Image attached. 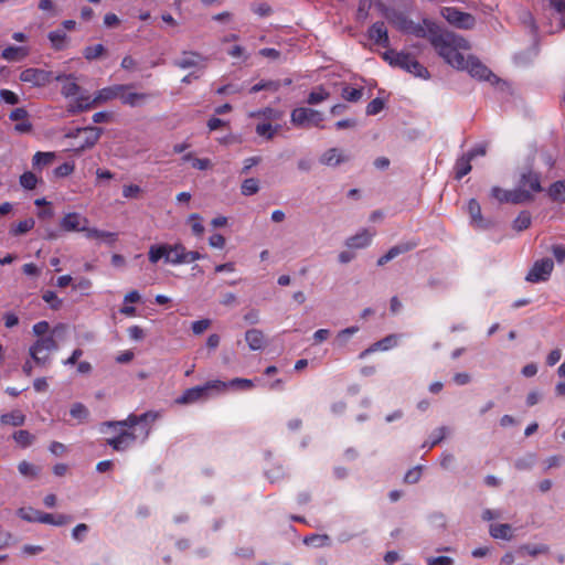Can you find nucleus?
Segmentation results:
<instances>
[{
    "mask_svg": "<svg viewBox=\"0 0 565 565\" xmlns=\"http://www.w3.org/2000/svg\"><path fill=\"white\" fill-rule=\"evenodd\" d=\"M57 153L53 151H38L32 158L33 171H26L20 177H35V173H42L45 169L52 167L57 160Z\"/></svg>",
    "mask_w": 565,
    "mask_h": 565,
    "instance_id": "4468645a",
    "label": "nucleus"
},
{
    "mask_svg": "<svg viewBox=\"0 0 565 565\" xmlns=\"http://www.w3.org/2000/svg\"><path fill=\"white\" fill-rule=\"evenodd\" d=\"M117 435L106 439V444L116 451L126 450L136 440V435L128 429H114Z\"/></svg>",
    "mask_w": 565,
    "mask_h": 565,
    "instance_id": "f3484780",
    "label": "nucleus"
},
{
    "mask_svg": "<svg viewBox=\"0 0 565 565\" xmlns=\"http://www.w3.org/2000/svg\"><path fill=\"white\" fill-rule=\"evenodd\" d=\"M102 134L103 129L99 127H85L77 128L75 132L68 134L67 137L74 138L76 140V142L73 143V148L75 150H84L95 146Z\"/></svg>",
    "mask_w": 565,
    "mask_h": 565,
    "instance_id": "9d476101",
    "label": "nucleus"
},
{
    "mask_svg": "<svg viewBox=\"0 0 565 565\" xmlns=\"http://www.w3.org/2000/svg\"><path fill=\"white\" fill-rule=\"evenodd\" d=\"M88 532V526L87 524L85 523H79L77 524L73 531H72V537L77 541V542H82L84 540V537L86 536Z\"/></svg>",
    "mask_w": 565,
    "mask_h": 565,
    "instance_id": "bf43d9fd",
    "label": "nucleus"
},
{
    "mask_svg": "<svg viewBox=\"0 0 565 565\" xmlns=\"http://www.w3.org/2000/svg\"><path fill=\"white\" fill-rule=\"evenodd\" d=\"M459 71H467L472 77L480 81H498L497 76L473 55H468L463 60V66Z\"/></svg>",
    "mask_w": 565,
    "mask_h": 565,
    "instance_id": "f8f14e48",
    "label": "nucleus"
},
{
    "mask_svg": "<svg viewBox=\"0 0 565 565\" xmlns=\"http://www.w3.org/2000/svg\"><path fill=\"white\" fill-rule=\"evenodd\" d=\"M532 223L531 214L527 211H522L513 221V230L522 232L530 227Z\"/></svg>",
    "mask_w": 565,
    "mask_h": 565,
    "instance_id": "37998d69",
    "label": "nucleus"
},
{
    "mask_svg": "<svg viewBox=\"0 0 565 565\" xmlns=\"http://www.w3.org/2000/svg\"><path fill=\"white\" fill-rule=\"evenodd\" d=\"M430 44L437 54L456 70L463 66L465 56L461 51L470 49V44L465 38L441 28L438 33H431Z\"/></svg>",
    "mask_w": 565,
    "mask_h": 565,
    "instance_id": "f03ea898",
    "label": "nucleus"
},
{
    "mask_svg": "<svg viewBox=\"0 0 565 565\" xmlns=\"http://www.w3.org/2000/svg\"><path fill=\"white\" fill-rule=\"evenodd\" d=\"M148 258L151 264H157L160 259L172 265L186 264L185 247L181 243L154 244L149 247Z\"/></svg>",
    "mask_w": 565,
    "mask_h": 565,
    "instance_id": "0eeeda50",
    "label": "nucleus"
},
{
    "mask_svg": "<svg viewBox=\"0 0 565 565\" xmlns=\"http://www.w3.org/2000/svg\"><path fill=\"white\" fill-rule=\"evenodd\" d=\"M19 78L31 87H44L53 81L54 75L51 71L29 67L20 73Z\"/></svg>",
    "mask_w": 565,
    "mask_h": 565,
    "instance_id": "9b49d317",
    "label": "nucleus"
},
{
    "mask_svg": "<svg viewBox=\"0 0 565 565\" xmlns=\"http://www.w3.org/2000/svg\"><path fill=\"white\" fill-rule=\"evenodd\" d=\"M129 87V85L121 84L104 87L97 92L94 98H92L89 95H79L70 102L67 105V111L72 115H75L92 108L96 104L108 102L114 98L120 99V93L128 90Z\"/></svg>",
    "mask_w": 565,
    "mask_h": 565,
    "instance_id": "20e7f679",
    "label": "nucleus"
},
{
    "mask_svg": "<svg viewBox=\"0 0 565 565\" xmlns=\"http://www.w3.org/2000/svg\"><path fill=\"white\" fill-rule=\"evenodd\" d=\"M280 88V82L279 81H260L259 83L253 85L249 88L250 94H256L260 90H270V92H277Z\"/></svg>",
    "mask_w": 565,
    "mask_h": 565,
    "instance_id": "a19ab883",
    "label": "nucleus"
},
{
    "mask_svg": "<svg viewBox=\"0 0 565 565\" xmlns=\"http://www.w3.org/2000/svg\"><path fill=\"white\" fill-rule=\"evenodd\" d=\"M12 438L22 448L31 446L34 441V436L29 430L24 429L14 431Z\"/></svg>",
    "mask_w": 565,
    "mask_h": 565,
    "instance_id": "58836bf2",
    "label": "nucleus"
},
{
    "mask_svg": "<svg viewBox=\"0 0 565 565\" xmlns=\"http://www.w3.org/2000/svg\"><path fill=\"white\" fill-rule=\"evenodd\" d=\"M552 254L558 263H563L565 260V246L564 245H553Z\"/></svg>",
    "mask_w": 565,
    "mask_h": 565,
    "instance_id": "774afa93",
    "label": "nucleus"
},
{
    "mask_svg": "<svg viewBox=\"0 0 565 565\" xmlns=\"http://www.w3.org/2000/svg\"><path fill=\"white\" fill-rule=\"evenodd\" d=\"M139 417L138 415L136 414H130L128 415V417L124 420H109V422H104L100 424V428L99 430L102 433H105V428H113V429H117V428H120V429H131L139 424Z\"/></svg>",
    "mask_w": 565,
    "mask_h": 565,
    "instance_id": "a878e982",
    "label": "nucleus"
},
{
    "mask_svg": "<svg viewBox=\"0 0 565 565\" xmlns=\"http://www.w3.org/2000/svg\"><path fill=\"white\" fill-rule=\"evenodd\" d=\"M74 163L73 162H63L55 167L54 177H70L74 172Z\"/></svg>",
    "mask_w": 565,
    "mask_h": 565,
    "instance_id": "5fc2aeb1",
    "label": "nucleus"
},
{
    "mask_svg": "<svg viewBox=\"0 0 565 565\" xmlns=\"http://www.w3.org/2000/svg\"><path fill=\"white\" fill-rule=\"evenodd\" d=\"M0 98L10 105H15L19 103V97L15 93L9 89H1L0 90Z\"/></svg>",
    "mask_w": 565,
    "mask_h": 565,
    "instance_id": "0e129e2a",
    "label": "nucleus"
},
{
    "mask_svg": "<svg viewBox=\"0 0 565 565\" xmlns=\"http://www.w3.org/2000/svg\"><path fill=\"white\" fill-rule=\"evenodd\" d=\"M245 340L249 349L253 351L262 350L265 344L264 333L258 329L247 330L245 333Z\"/></svg>",
    "mask_w": 565,
    "mask_h": 565,
    "instance_id": "bb28decb",
    "label": "nucleus"
},
{
    "mask_svg": "<svg viewBox=\"0 0 565 565\" xmlns=\"http://www.w3.org/2000/svg\"><path fill=\"white\" fill-rule=\"evenodd\" d=\"M417 242H405L391 247L383 256L377 259V265L383 266L401 254L407 253L417 246Z\"/></svg>",
    "mask_w": 565,
    "mask_h": 565,
    "instance_id": "4be33fe9",
    "label": "nucleus"
},
{
    "mask_svg": "<svg viewBox=\"0 0 565 565\" xmlns=\"http://www.w3.org/2000/svg\"><path fill=\"white\" fill-rule=\"evenodd\" d=\"M25 422V416L21 411L14 409L10 413L2 414L0 416V423L2 425L19 427Z\"/></svg>",
    "mask_w": 565,
    "mask_h": 565,
    "instance_id": "2f4dec72",
    "label": "nucleus"
},
{
    "mask_svg": "<svg viewBox=\"0 0 565 565\" xmlns=\"http://www.w3.org/2000/svg\"><path fill=\"white\" fill-rule=\"evenodd\" d=\"M211 326V320L209 319H202V320H198V321H194L192 323V331L194 334H201L203 333L205 330H207Z\"/></svg>",
    "mask_w": 565,
    "mask_h": 565,
    "instance_id": "e2e57ef3",
    "label": "nucleus"
},
{
    "mask_svg": "<svg viewBox=\"0 0 565 565\" xmlns=\"http://www.w3.org/2000/svg\"><path fill=\"white\" fill-rule=\"evenodd\" d=\"M303 544L315 547H324L330 545V536L328 534H310L303 537Z\"/></svg>",
    "mask_w": 565,
    "mask_h": 565,
    "instance_id": "4c0bfd02",
    "label": "nucleus"
},
{
    "mask_svg": "<svg viewBox=\"0 0 565 565\" xmlns=\"http://www.w3.org/2000/svg\"><path fill=\"white\" fill-rule=\"evenodd\" d=\"M487 152L486 145H478L463 153L455 163V177H465L471 171V161L476 157H483Z\"/></svg>",
    "mask_w": 565,
    "mask_h": 565,
    "instance_id": "ddd939ff",
    "label": "nucleus"
},
{
    "mask_svg": "<svg viewBox=\"0 0 565 565\" xmlns=\"http://www.w3.org/2000/svg\"><path fill=\"white\" fill-rule=\"evenodd\" d=\"M468 214L470 216L471 225L476 228H487L488 222L483 218L481 213V206L476 199H471L468 202Z\"/></svg>",
    "mask_w": 565,
    "mask_h": 565,
    "instance_id": "b1692460",
    "label": "nucleus"
},
{
    "mask_svg": "<svg viewBox=\"0 0 565 565\" xmlns=\"http://www.w3.org/2000/svg\"><path fill=\"white\" fill-rule=\"evenodd\" d=\"M420 477H422V467L420 466H416V467L409 469L405 473L404 482L408 483V484H414V483H417L419 481Z\"/></svg>",
    "mask_w": 565,
    "mask_h": 565,
    "instance_id": "6e6d98bb",
    "label": "nucleus"
},
{
    "mask_svg": "<svg viewBox=\"0 0 565 565\" xmlns=\"http://www.w3.org/2000/svg\"><path fill=\"white\" fill-rule=\"evenodd\" d=\"M540 179H521L513 190H504L499 186L491 189V198L499 203L521 204L533 199V194L541 192Z\"/></svg>",
    "mask_w": 565,
    "mask_h": 565,
    "instance_id": "7ed1b4c3",
    "label": "nucleus"
},
{
    "mask_svg": "<svg viewBox=\"0 0 565 565\" xmlns=\"http://www.w3.org/2000/svg\"><path fill=\"white\" fill-rule=\"evenodd\" d=\"M397 345V335L395 334H390L383 339H381L380 341H376L375 343H373L371 347H369L367 349H365L364 351H362L359 355L360 359H364L366 355H369L370 353H373L375 351H387L394 347Z\"/></svg>",
    "mask_w": 565,
    "mask_h": 565,
    "instance_id": "393cba45",
    "label": "nucleus"
},
{
    "mask_svg": "<svg viewBox=\"0 0 565 565\" xmlns=\"http://www.w3.org/2000/svg\"><path fill=\"white\" fill-rule=\"evenodd\" d=\"M43 300L50 305L53 310H57L62 306V300L57 297L54 291L46 290L43 296Z\"/></svg>",
    "mask_w": 565,
    "mask_h": 565,
    "instance_id": "603ef678",
    "label": "nucleus"
},
{
    "mask_svg": "<svg viewBox=\"0 0 565 565\" xmlns=\"http://www.w3.org/2000/svg\"><path fill=\"white\" fill-rule=\"evenodd\" d=\"M204 57L196 52H183L182 56L175 62V65L180 68H190L198 66Z\"/></svg>",
    "mask_w": 565,
    "mask_h": 565,
    "instance_id": "c85d7f7f",
    "label": "nucleus"
},
{
    "mask_svg": "<svg viewBox=\"0 0 565 565\" xmlns=\"http://www.w3.org/2000/svg\"><path fill=\"white\" fill-rule=\"evenodd\" d=\"M191 225L192 232L196 236H201L204 233V226L202 224V217L198 213H192L188 218Z\"/></svg>",
    "mask_w": 565,
    "mask_h": 565,
    "instance_id": "09e8293b",
    "label": "nucleus"
},
{
    "mask_svg": "<svg viewBox=\"0 0 565 565\" xmlns=\"http://www.w3.org/2000/svg\"><path fill=\"white\" fill-rule=\"evenodd\" d=\"M241 189L244 195L255 194L259 189L258 179H244Z\"/></svg>",
    "mask_w": 565,
    "mask_h": 565,
    "instance_id": "8fccbe9b",
    "label": "nucleus"
},
{
    "mask_svg": "<svg viewBox=\"0 0 565 565\" xmlns=\"http://www.w3.org/2000/svg\"><path fill=\"white\" fill-rule=\"evenodd\" d=\"M417 242H405L391 247L383 256L377 259V265L383 266L401 254L407 253L417 246Z\"/></svg>",
    "mask_w": 565,
    "mask_h": 565,
    "instance_id": "5701e85b",
    "label": "nucleus"
},
{
    "mask_svg": "<svg viewBox=\"0 0 565 565\" xmlns=\"http://www.w3.org/2000/svg\"><path fill=\"white\" fill-rule=\"evenodd\" d=\"M367 36L375 44L387 49L390 46V38L386 25L383 21L373 23L367 30Z\"/></svg>",
    "mask_w": 565,
    "mask_h": 565,
    "instance_id": "aec40b11",
    "label": "nucleus"
},
{
    "mask_svg": "<svg viewBox=\"0 0 565 565\" xmlns=\"http://www.w3.org/2000/svg\"><path fill=\"white\" fill-rule=\"evenodd\" d=\"M384 108V103L380 98L372 99L366 106L367 115H376Z\"/></svg>",
    "mask_w": 565,
    "mask_h": 565,
    "instance_id": "052dcab7",
    "label": "nucleus"
},
{
    "mask_svg": "<svg viewBox=\"0 0 565 565\" xmlns=\"http://www.w3.org/2000/svg\"><path fill=\"white\" fill-rule=\"evenodd\" d=\"M548 196L555 202H565V179H558L548 188Z\"/></svg>",
    "mask_w": 565,
    "mask_h": 565,
    "instance_id": "72a5a7b5",
    "label": "nucleus"
},
{
    "mask_svg": "<svg viewBox=\"0 0 565 565\" xmlns=\"http://www.w3.org/2000/svg\"><path fill=\"white\" fill-rule=\"evenodd\" d=\"M382 58L391 66L402 68L416 77L424 79L429 78L428 70L409 53L397 52L390 49L382 54Z\"/></svg>",
    "mask_w": 565,
    "mask_h": 565,
    "instance_id": "423d86ee",
    "label": "nucleus"
},
{
    "mask_svg": "<svg viewBox=\"0 0 565 565\" xmlns=\"http://www.w3.org/2000/svg\"><path fill=\"white\" fill-rule=\"evenodd\" d=\"M227 391V384L221 380H211L203 385L186 388L177 399L179 405L193 404L200 401H205L213 395H217Z\"/></svg>",
    "mask_w": 565,
    "mask_h": 565,
    "instance_id": "39448f33",
    "label": "nucleus"
},
{
    "mask_svg": "<svg viewBox=\"0 0 565 565\" xmlns=\"http://www.w3.org/2000/svg\"><path fill=\"white\" fill-rule=\"evenodd\" d=\"M553 268L554 264L550 258L536 260L529 270L525 279L530 282L545 281L550 278Z\"/></svg>",
    "mask_w": 565,
    "mask_h": 565,
    "instance_id": "2eb2a0df",
    "label": "nucleus"
},
{
    "mask_svg": "<svg viewBox=\"0 0 565 565\" xmlns=\"http://www.w3.org/2000/svg\"><path fill=\"white\" fill-rule=\"evenodd\" d=\"M53 79L63 83L61 93L66 98L76 96L81 90V87L76 83V78L73 74H58L54 76Z\"/></svg>",
    "mask_w": 565,
    "mask_h": 565,
    "instance_id": "412c9836",
    "label": "nucleus"
},
{
    "mask_svg": "<svg viewBox=\"0 0 565 565\" xmlns=\"http://www.w3.org/2000/svg\"><path fill=\"white\" fill-rule=\"evenodd\" d=\"M28 54H29V50L26 47L8 46L2 51L1 56H2V58L12 62V61H20V60L24 58L25 56H28Z\"/></svg>",
    "mask_w": 565,
    "mask_h": 565,
    "instance_id": "473e14b6",
    "label": "nucleus"
},
{
    "mask_svg": "<svg viewBox=\"0 0 565 565\" xmlns=\"http://www.w3.org/2000/svg\"><path fill=\"white\" fill-rule=\"evenodd\" d=\"M225 384H227V388L236 386V387L244 388V390L250 388L254 385L252 380L239 379V377H236V379H233V380H231L228 382H225Z\"/></svg>",
    "mask_w": 565,
    "mask_h": 565,
    "instance_id": "13d9d810",
    "label": "nucleus"
},
{
    "mask_svg": "<svg viewBox=\"0 0 565 565\" xmlns=\"http://www.w3.org/2000/svg\"><path fill=\"white\" fill-rule=\"evenodd\" d=\"M440 14L449 24L458 29L471 30L476 25V18L472 14L455 7L441 8Z\"/></svg>",
    "mask_w": 565,
    "mask_h": 565,
    "instance_id": "1a4fd4ad",
    "label": "nucleus"
},
{
    "mask_svg": "<svg viewBox=\"0 0 565 565\" xmlns=\"http://www.w3.org/2000/svg\"><path fill=\"white\" fill-rule=\"evenodd\" d=\"M358 331L359 327L355 326L345 328L338 333L337 339L340 342V344H345L349 338L356 333Z\"/></svg>",
    "mask_w": 565,
    "mask_h": 565,
    "instance_id": "680f3d73",
    "label": "nucleus"
},
{
    "mask_svg": "<svg viewBox=\"0 0 565 565\" xmlns=\"http://www.w3.org/2000/svg\"><path fill=\"white\" fill-rule=\"evenodd\" d=\"M70 413H71L72 417L79 419V420L86 419L89 415L87 407L82 403H75L71 407Z\"/></svg>",
    "mask_w": 565,
    "mask_h": 565,
    "instance_id": "3c124183",
    "label": "nucleus"
},
{
    "mask_svg": "<svg viewBox=\"0 0 565 565\" xmlns=\"http://www.w3.org/2000/svg\"><path fill=\"white\" fill-rule=\"evenodd\" d=\"M87 238L104 239L107 244L113 245L117 241V234L114 232L100 231L95 227L83 228Z\"/></svg>",
    "mask_w": 565,
    "mask_h": 565,
    "instance_id": "c756f323",
    "label": "nucleus"
},
{
    "mask_svg": "<svg viewBox=\"0 0 565 565\" xmlns=\"http://www.w3.org/2000/svg\"><path fill=\"white\" fill-rule=\"evenodd\" d=\"M373 235L374 233H371L367 230H363L356 235L348 238L347 246L350 248L366 247L371 243Z\"/></svg>",
    "mask_w": 565,
    "mask_h": 565,
    "instance_id": "cd10ccee",
    "label": "nucleus"
},
{
    "mask_svg": "<svg viewBox=\"0 0 565 565\" xmlns=\"http://www.w3.org/2000/svg\"><path fill=\"white\" fill-rule=\"evenodd\" d=\"M550 7L561 14L562 25L565 28V0H548Z\"/></svg>",
    "mask_w": 565,
    "mask_h": 565,
    "instance_id": "4d7b16f0",
    "label": "nucleus"
},
{
    "mask_svg": "<svg viewBox=\"0 0 565 565\" xmlns=\"http://www.w3.org/2000/svg\"><path fill=\"white\" fill-rule=\"evenodd\" d=\"M341 95L345 100L355 103L362 98L363 88L345 86V87H343Z\"/></svg>",
    "mask_w": 565,
    "mask_h": 565,
    "instance_id": "de8ad7c7",
    "label": "nucleus"
},
{
    "mask_svg": "<svg viewBox=\"0 0 565 565\" xmlns=\"http://www.w3.org/2000/svg\"><path fill=\"white\" fill-rule=\"evenodd\" d=\"M342 161L341 153L337 148L327 150L322 157L321 162L327 166H335Z\"/></svg>",
    "mask_w": 565,
    "mask_h": 565,
    "instance_id": "a18cd8bd",
    "label": "nucleus"
},
{
    "mask_svg": "<svg viewBox=\"0 0 565 565\" xmlns=\"http://www.w3.org/2000/svg\"><path fill=\"white\" fill-rule=\"evenodd\" d=\"M88 220L79 213L71 212L63 216L60 226L65 232L81 231L87 228Z\"/></svg>",
    "mask_w": 565,
    "mask_h": 565,
    "instance_id": "6ab92c4d",
    "label": "nucleus"
},
{
    "mask_svg": "<svg viewBox=\"0 0 565 565\" xmlns=\"http://www.w3.org/2000/svg\"><path fill=\"white\" fill-rule=\"evenodd\" d=\"M430 44L437 54L456 70L463 66L465 56L461 51L470 49V44L465 38L441 28L438 33H431Z\"/></svg>",
    "mask_w": 565,
    "mask_h": 565,
    "instance_id": "f257e3e1",
    "label": "nucleus"
},
{
    "mask_svg": "<svg viewBox=\"0 0 565 565\" xmlns=\"http://www.w3.org/2000/svg\"><path fill=\"white\" fill-rule=\"evenodd\" d=\"M34 225H35V221L32 217L25 218L23 221H20L15 225H13L10 228V234L13 236H19V235L25 234L29 231H31L34 227Z\"/></svg>",
    "mask_w": 565,
    "mask_h": 565,
    "instance_id": "ea45409f",
    "label": "nucleus"
},
{
    "mask_svg": "<svg viewBox=\"0 0 565 565\" xmlns=\"http://www.w3.org/2000/svg\"><path fill=\"white\" fill-rule=\"evenodd\" d=\"M440 26L435 22L424 19L423 23H408V33L416 38L427 39L431 43V33H438Z\"/></svg>",
    "mask_w": 565,
    "mask_h": 565,
    "instance_id": "a211bd4d",
    "label": "nucleus"
},
{
    "mask_svg": "<svg viewBox=\"0 0 565 565\" xmlns=\"http://www.w3.org/2000/svg\"><path fill=\"white\" fill-rule=\"evenodd\" d=\"M149 97L148 94L145 93H131L124 90L120 93V100L125 105H129L131 107L138 106L140 103L145 102Z\"/></svg>",
    "mask_w": 565,
    "mask_h": 565,
    "instance_id": "c9c22d12",
    "label": "nucleus"
},
{
    "mask_svg": "<svg viewBox=\"0 0 565 565\" xmlns=\"http://www.w3.org/2000/svg\"><path fill=\"white\" fill-rule=\"evenodd\" d=\"M550 552V547L546 544H537V545H530V544H523L519 546L516 550V553L519 555L529 554L531 556H537L539 554H546Z\"/></svg>",
    "mask_w": 565,
    "mask_h": 565,
    "instance_id": "e433bc0d",
    "label": "nucleus"
},
{
    "mask_svg": "<svg viewBox=\"0 0 565 565\" xmlns=\"http://www.w3.org/2000/svg\"><path fill=\"white\" fill-rule=\"evenodd\" d=\"M490 535L493 539H502V540H511L512 539V527L510 524H491L490 525Z\"/></svg>",
    "mask_w": 565,
    "mask_h": 565,
    "instance_id": "f704fd0d",
    "label": "nucleus"
},
{
    "mask_svg": "<svg viewBox=\"0 0 565 565\" xmlns=\"http://www.w3.org/2000/svg\"><path fill=\"white\" fill-rule=\"evenodd\" d=\"M58 349V344L52 334L39 338L29 349V354L39 366L50 363V354Z\"/></svg>",
    "mask_w": 565,
    "mask_h": 565,
    "instance_id": "6e6552de",
    "label": "nucleus"
},
{
    "mask_svg": "<svg viewBox=\"0 0 565 565\" xmlns=\"http://www.w3.org/2000/svg\"><path fill=\"white\" fill-rule=\"evenodd\" d=\"M41 511L35 510L33 508H20L17 512V514L24 521L28 522H36L38 514H40Z\"/></svg>",
    "mask_w": 565,
    "mask_h": 565,
    "instance_id": "864d4df0",
    "label": "nucleus"
},
{
    "mask_svg": "<svg viewBox=\"0 0 565 565\" xmlns=\"http://www.w3.org/2000/svg\"><path fill=\"white\" fill-rule=\"evenodd\" d=\"M290 120L292 125L297 127L303 126L308 121L313 122L316 126H320V122L322 121V114L316 109L298 107L291 111Z\"/></svg>",
    "mask_w": 565,
    "mask_h": 565,
    "instance_id": "dca6fc26",
    "label": "nucleus"
},
{
    "mask_svg": "<svg viewBox=\"0 0 565 565\" xmlns=\"http://www.w3.org/2000/svg\"><path fill=\"white\" fill-rule=\"evenodd\" d=\"M256 134L260 137L266 138L267 140H270L275 137V135L278 131V126L274 127L269 122H262L256 125Z\"/></svg>",
    "mask_w": 565,
    "mask_h": 565,
    "instance_id": "c03bdc74",
    "label": "nucleus"
},
{
    "mask_svg": "<svg viewBox=\"0 0 565 565\" xmlns=\"http://www.w3.org/2000/svg\"><path fill=\"white\" fill-rule=\"evenodd\" d=\"M49 329H50L49 322L43 320V321L36 322L33 326L32 331L36 337L42 338V337H46L45 333L49 331Z\"/></svg>",
    "mask_w": 565,
    "mask_h": 565,
    "instance_id": "338daca9",
    "label": "nucleus"
},
{
    "mask_svg": "<svg viewBox=\"0 0 565 565\" xmlns=\"http://www.w3.org/2000/svg\"><path fill=\"white\" fill-rule=\"evenodd\" d=\"M47 38L51 42L52 47L55 51H62L67 45V35L64 30L56 29L54 31L49 32Z\"/></svg>",
    "mask_w": 565,
    "mask_h": 565,
    "instance_id": "7c9ffc66",
    "label": "nucleus"
},
{
    "mask_svg": "<svg viewBox=\"0 0 565 565\" xmlns=\"http://www.w3.org/2000/svg\"><path fill=\"white\" fill-rule=\"evenodd\" d=\"M330 97V93L323 88L322 86H319L318 88L310 92L307 98V103L309 105H317L324 100H327Z\"/></svg>",
    "mask_w": 565,
    "mask_h": 565,
    "instance_id": "79ce46f5",
    "label": "nucleus"
},
{
    "mask_svg": "<svg viewBox=\"0 0 565 565\" xmlns=\"http://www.w3.org/2000/svg\"><path fill=\"white\" fill-rule=\"evenodd\" d=\"M105 53V46L103 44H95L86 46L83 50V56L87 61H94L100 57Z\"/></svg>",
    "mask_w": 565,
    "mask_h": 565,
    "instance_id": "49530a36",
    "label": "nucleus"
},
{
    "mask_svg": "<svg viewBox=\"0 0 565 565\" xmlns=\"http://www.w3.org/2000/svg\"><path fill=\"white\" fill-rule=\"evenodd\" d=\"M427 565H454V559L449 556L428 557Z\"/></svg>",
    "mask_w": 565,
    "mask_h": 565,
    "instance_id": "69168bd1",
    "label": "nucleus"
}]
</instances>
